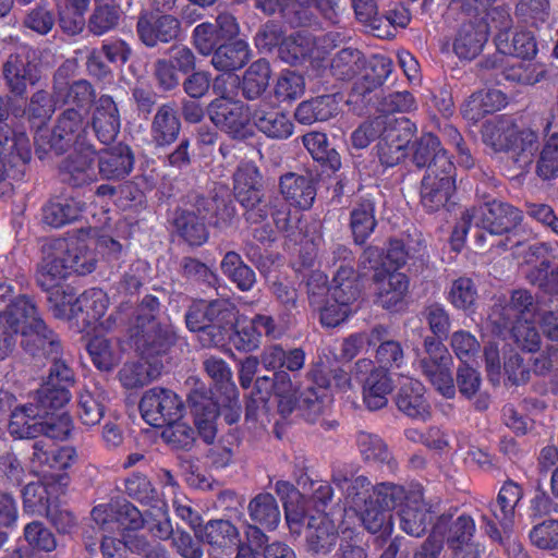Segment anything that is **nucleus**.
<instances>
[{
  "mask_svg": "<svg viewBox=\"0 0 558 558\" xmlns=\"http://www.w3.org/2000/svg\"><path fill=\"white\" fill-rule=\"evenodd\" d=\"M108 303L107 294L100 289L83 292L73 304L72 327L78 332L87 331L96 324L105 330L125 327L132 347L145 359L165 354L174 344V331L161 320L157 298L145 295L136 307L122 303L107 319L101 320Z\"/></svg>",
  "mask_w": 558,
  "mask_h": 558,
  "instance_id": "nucleus-1",
  "label": "nucleus"
},
{
  "mask_svg": "<svg viewBox=\"0 0 558 558\" xmlns=\"http://www.w3.org/2000/svg\"><path fill=\"white\" fill-rule=\"evenodd\" d=\"M522 220V213L512 205L493 201L480 207L466 209L452 232V243L463 242L472 226L485 229L492 234L511 231Z\"/></svg>",
  "mask_w": 558,
  "mask_h": 558,
  "instance_id": "nucleus-2",
  "label": "nucleus"
},
{
  "mask_svg": "<svg viewBox=\"0 0 558 558\" xmlns=\"http://www.w3.org/2000/svg\"><path fill=\"white\" fill-rule=\"evenodd\" d=\"M68 477L64 474H57L37 483H29L24 487L23 495L25 502L33 506L39 505L46 508V514L58 532L71 533L76 526L74 514L66 508L54 504V497L62 490L63 481Z\"/></svg>",
  "mask_w": 558,
  "mask_h": 558,
  "instance_id": "nucleus-3",
  "label": "nucleus"
},
{
  "mask_svg": "<svg viewBox=\"0 0 558 558\" xmlns=\"http://www.w3.org/2000/svg\"><path fill=\"white\" fill-rule=\"evenodd\" d=\"M425 356L418 359V368L444 397L451 399L456 395L451 375L452 357L447 348L434 337L424 339Z\"/></svg>",
  "mask_w": 558,
  "mask_h": 558,
  "instance_id": "nucleus-4",
  "label": "nucleus"
},
{
  "mask_svg": "<svg viewBox=\"0 0 558 558\" xmlns=\"http://www.w3.org/2000/svg\"><path fill=\"white\" fill-rule=\"evenodd\" d=\"M86 110L65 108L56 118L49 145L57 154H62L71 147H85L92 144L87 140L88 120Z\"/></svg>",
  "mask_w": 558,
  "mask_h": 558,
  "instance_id": "nucleus-5",
  "label": "nucleus"
},
{
  "mask_svg": "<svg viewBox=\"0 0 558 558\" xmlns=\"http://www.w3.org/2000/svg\"><path fill=\"white\" fill-rule=\"evenodd\" d=\"M183 409L181 398L174 391L162 387H154L145 391L140 401L143 418L155 427L179 421Z\"/></svg>",
  "mask_w": 558,
  "mask_h": 558,
  "instance_id": "nucleus-6",
  "label": "nucleus"
},
{
  "mask_svg": "<svg viewBox=\"0 0 558 558\" xmlns=\"http://www.w3.org/2000/svg\"><path fill=\"white\" fill-rule=\"evenodd\" d=\"M4 85L10 94L23 97L28 86H35L40 80L38 65L31 58L27 47H20L10 53L1 68Z\"/></svg>",
  "mask_w": 558,
  "mask_h": 558,
  "instance_id": "nucleus-7",
  "label": "nucleus"
},
{
  "mask_svg": "<svg viewBox=\"0 0 558 558\" xmlns=\"http://www.w3.org/2000/svg\"><path fill=\"white\" fill-rule=\"evenodd\" d=\"M31 155V142L25 133L0 138V183L12 189L14 181L22 180Z\"/></svg>",
  "mask_w": 558,
  "mask_h": 558,
  "instance_id": "nucleus-8",
  "label": "nucleus"
},
{
  "mask_svg": "<svg viewBox=\"0 0 558 558\" xmlns=\"http://www.w3.org/2000/svg\"><path fill=\"white\" fill-rule=\"evenodd\" d=\"M372 281L374 286V303L376 305L395 313L405 307L410 281L403 272L390 271L386 268L376 269Z\"/></svg>",
  "mask_w": 558,
  "mask_h": 558,
  "instance_id": "nucleus-9",
  "label": "nucleus"
},
{
  "mask_svg": "<svg viewBox=\"0 0 558 558\" xmlns=\"http://www.w3.org/2000/svg\"><path fill=\"white\" fill-rule=\"evenodd\" d=\"M52 92L57 105L86 110L95 97V89L86 80L71 82V64L60 65L52 77Z\"/></svg>",
  "mask_w": 558,
  "mask_h": 558,
  "instance_id": "nucleus-10",
  "label": "nucleus"
},
{
  "mask_svg": "<svg viewBox=\"0 0 558 558\" xmlns=\"http://www.w3.org/2000/svg\"><path fill=\"white\" fill-rule=\"evenodd\" d=\"M62 242L50 239L41 246L43 257L37 265L36 282L44 291L59 288L71 275L65 257Z\"/></svg>",
  "mask_w": 558,
  "mask_h": 558,
  "instance_id": "nucleus-11",
  "label": "nucleus"
},
{
  "mask_svg": "<svg viewBox=\"0 0 558 558\" xmlns=\"http://www.w3.org/2000/svg\"><path fill=\"white\" fill-rule=\"evenodd\" d=\"M210 121L233 138L246 137L250 114L240 101L216 98L207 109Z\"/></svg>",
  "mask_w": 558,
  "mask_h": 558,
  "instance_id": "nucleus-12",
  "label": "nucleus"
},
{
  "mask_svg": "<svg viewBox=\"0 0 558 558\" xmlns=\"http://www.w3.org/2000/svg\"><path fill=\"white\" fill-rule=\"evenodd\" d=\"M88 125L101 144L109 145L117 140L121 129V113L112 96L104 94L93 101Z\"/></svg>",
  "mask_w": 558,
  "mask_h": 558,
  "instance_id": "nucleus-13",
  "label": "nucleus"
},
{
  "mask_svg": "<svg viewBox=\"0 0 558 558\" xmlns=\"http://www.w3.org/2000/svg\"><path fill=\"white\" fill-rule=\"evenodd\" d=\"M409 157L415 167L426 168V172L456 170L447 150L433 133H424L415 138L409 146Z\"/></svg>",
  "mask_w": 558,
  "mask_h": 558,
  "instance_id": "nucleus-14",
  "label": "nucleus"
},
{
  "mask_svg": "<svg viewBox=\"0 0 558 558\" xmlns=\"http://www.w3.org/2000/svg\"><path fill=\"white\" fill-rule=\"evenodd\" d=\"M408 121H397L388 117L385 130L377 143V154L380 162L387 167L398 165L407 155L405 148L410 142Z\"/></svg>",
  "mask_w": 558,
  "mask_h": 558,
  "instance_id": "nucleus-15",
  "label": "nucleus"
},
{
  "mask_svg": "<svg viewBox=\"0 0 558 558\" xmlns=\"http://www.w3.org/2000/svg\"><path fill=\"white\" fill-rule=\"evenodd\" d=\"M95 155L96 150L93 144L85 145V147H74V151L60 166L62 181L74 187L96 181Z\"/></svg>",
  "mask_w": 558,
  "mask_h": 558,
  "instance_id": "nucleus-16",
  "label": "nucleus"
},
{
  "mask_svg": "<svg viewBox=\"0 0 558 558\" xmlns=\"http://www.w3.org/2000/svg\"><path fill=\"white\" fill-rule=\"evenodd\" d=\"M187 401L199 436L205 442L211 444L217 434L216 421L219 415L217 402L204 387L192 390Z\"/></svg>",
  "mask_w": 558,
  "mask_h": 558,
  "instance_id": "nucleus-17",
  "label": "nucleus"
},
{
  "mask_svg": "<svg viewBox=\"0 0 558 558\" xmlns=\"http://www.w3.org/2000/svg\"><path fill=\"white\" fill-rule=\"evenodd\" d=\"M137 34L147 47L175 40L181 33L180 21L170 14H145L138 17Z\"/></svg>",
  "mask_w": 558,
  "mask_h": 558,
  "instance_id": "nucleus-18",
  "label": "nucleus"
},
{
  "mask_svg": "<svg viewBox=\"0 0 558 558\" xmlns=\"http://www.w3.org/2000/svg\"><path fill=\"white\" fill-rule=\"evenodd\" d=\"M454 170L426 172L421 182L420 198L424 209L434 213L442 208L454 190Z\"/></svg>",
  "mask_w": 558,
  "mask_h": 558,
  "instance_id": "nucleus-19",
  "label": "nucleus"
},
{
  "mask_svg": "<svg viewBox=\"0 0 558 558\" xmlns=\"http://www.w3.org/2000/svg\"><path fill=\"white\" fill-rule=\"evenodd\" d=\"M523 498V488L512 480L506 481L500 487L495 501L488 505L489 512L493 520L497 525L501 526V533L508 535L511 533L515 509ZM488 519L489 517L486 515Z\"/></svg>",
  "mask_w": 558,
  "mask_h": 558,
  "instance_id": "nucleus-20",
  "label": "nucleus"
},
{
  "mask_svg": "<svg viewBox=\"0 0 558 558\" xmlns=\"http://www.w3.org/2000/svg\"><path fill=\"white\" fill-rule=\"evenodd\" d=\"M134 155L124 144L101 149L98 153V174L104 180H122L133 170Z\"/></svg>",
  "mask_w": 558,
  "mask_h": 558,
  "instance_id": "nucleus-21",
  "label": "nucleus"
},
{
  "mask_svg": "<svg viewBox=\"0 0 558 558\" xmlns=\"http://www.w3.org/2000/svg\"><path fill=\"white\" fill-rule=\"evenodd\" d=\"M254 125L269 138L286 140L293 134L294 124L282 110L266 104L258 105L252 112Z\"/></svg>",
  "mask_w": 558,
  "mask_h": 558,
  "instance_id": "nucleus-22",
  "label": "nucleus"
},
{
  "mask_svg": "<svg viewBox=\"0 0 558 558\" xmlns=\"http://www.w3.org/2000/svg\"><path fill=\"white\" fill-rule=\"evenodd\" d=\"M22 348L33 356L59 355L61 343L58 336L47 327L43 319H36L28 329H23Z\"/></svg>",
  "mask_w": 558,
  "mask_h": 558,
  "instance_id": "nucleus-23",
  "label": "nucleus"
},
{
  "mask_svg": "<svg viewBox=\"0 0 558 558\" xmlns=\"http://www.w3.org/2000/svg\"><path fill=\"white\" fill-rule=\"evenodd\" d=\"M108 393L98 383L82 388L77 397L76 414L80 422L88 427L97 425L106 411Z\"/></svg>",
  "mask_w": 558,
  "mask_h": 558,
  "instance_id": "nucleus-24",
  "label": "nucleus"
},
{
  "mask_svg": "<svg viewBox=\"0 0 558 558\" xmlns=\"http://www.w3.org/2000/svg\"><path fill=\"white\" fill-rule=\"evenodd\" d=\"M424 392L425 388L421 381L407 378L396 397L398 409L411 418L426 421L430 416V405Z\"/></svg>",
  "mask_w": 558,
  "mask_h": 558,
  "instance_id": "nucleus-25",
  "label": "nucleus"
},
{
  "mask_svg": "<svg viewBox=\"0 0 558 558\" xmlns=\"http://www.w3.org/2000/svg\"><path fill=\"white\" fill-rule=\"evenodd\" d=\"M279 187L282 196L290 205L301 209L312 207L316 196V187L311 174L288 172L280 177Z\"/></svg>",
  "mask_w": 558,
  "mask_h": 558,
  "instance_id": "nucleus-26",
  "label": "nucleus"
},
{
  "mask_svg": "<svg viewBox=\"0 0 558 558\" xmlns=\"http://www.w3.org/2000/svg\"><path fill=\"white\" fill-rule=\"evenodd\" d=\"M338 541L335 523L325 514L310 517L306 530V549L313 555H328Z\"/></svg>",
  "mask_w": 558,
  "mask_h": 558,
  "instance_id": "nucleus-27",
  "label": "nucleus"
},
{
  "mask_svg": "<svg viewBox=\"0 0 558 558\" xmlns=\"http://www.w3.org/2000/svg\"><path fill=\"white\" fill-rule=\"evenodd\" d=\"M442 523L441 537L452 550L476 547L472 541L476 531L475 521L471 515L461 514L453 519L450 514H441L435 524Z\"/></svg>",
  "mask_w": 558,
  "mask_h": 558,
  "instance_id": "nucleus-28",
  "label": "nucleus"
},
{
  "mask_svg": "<svg viewBox=\"0 0 558 558\" xmlns=\"http://www.w3.org/2000/svg\"><path fill=\"white\" fill-rule=\"evenodd\" d=\"M367 344L376 345V361L379 364L378 368L386 369L390 367H401L404 362V350L402 344L389 339V330L383 325H377L372 328L367 335Z\"/></svg>",
  "mask_w": 558,
  "mask_h": 558,
  "instance_id": "nucleus-29",
  "label": "nucleus"
},
{
  "mask_svg": "<svg viewBox=\"0 0 558 558\" xmlns=\"http://www.w3.org/2000/svg\"><path fill=\"white\" fill-rule=\"evenodd\" d=\"M432 521V513L424 501L422 492L410 494L400 511V527L411 536H422Z\"/></svg>",
  "mask_w": 558,
  "mask_h": 558,
  "instance_id": "nucleus-30",
  "label": "nucleus"
},
{
  "mask_svg": "<svg viewBox=\"0 0 558 558\" xmlns=\"http://www.w3.org/2000/svg\"><path fill=\"white\" fill-rule=\"evenodd\" d=\"M180 130L181 122L174 105L160 106L150 126L153 143L158 147L170 145L178 138Z\"/></svg>",
  "mask_w": 558,
  "mask_h": 558,
  "instance_id": "nucleus-31",
  "label": "nucleus"
},
{
  "mask_svg": "<svg viewBox=\"0 0 558 558\" xmlns=\"http://www.w3.org/2000/svg\"><path fill=\"white\" fill-rule=\"evenodd\" d=\"M328 293L333 302L342 305H351L357 301L361 294V284L353 265L339 266Z\"/></svg>",
  "mask_w": 558,
  "mask_h": 558,
  "instance_id": "nucleus-32",
  "label": "nucleus"
},
{
  "mask_svg": "<svg viewBox=\"0 0 558 558\" xmlns=\"http://www.w3.org/2000/svg\"><path fill=\"white\" fill-rule=\"evenodd\" d=\"M40 424L41 410L37 405H21L12 410L8 429L15 439L37 438L43 429Z\"/></svg>",
  "mask_w": 558,
  "mask_h": 558,
  "instance_id": "nucleus-33",
  "label": "nucleus"
},
{
  "mask_svg": "<svg viewBox=\"0 0 558 558\" xmlns=\"http://www.w3.org/2000/svg\"><path fill=\"white\" fill-rule=\"evenodd\" d=\"M393 383L386 369L378 368L363 379V402L371 411L385 408Z\"/></svg>",
  "mask_w": 558,
  "mask_h": 558,
  "instance_id": "nucleus-34",
  "label": "nucleus"
},
{
  "mask_svg": "<svg viewBox=\"0 0 558 558\" xmlns=\"http://www.w3.org/2000/svg\"><path fill=\"white\" fill-rule=\"evenodd\" d=\"M36 319H41V317L38 315L34 302L26 295L14 299L0 314L1 324L15 331L16 335L23 333V329H28Z\"/></svg>",
  "mask_w": 558,
  "mask_h": 558,
  "instance_id": "nucleus-35",
  "label": "nucleus"
},
{
  "mask_svg": "<svg viewBox=\"0 0 558 558\" xmlns=\"http://www.w3.org/2000/svg\"><path fill=\"white\" fill-rule=\"evenodd\" d=\"M377 226L375 218V201L366 197L356 202L350 213V230L355 244L362 245Z\"/></svg>",
  "mask_w": 558,
  "mask_h": 558,
  "instance_id": "nucleus-36",
  "label": "nucleus"
},
{
  "mask_svg": "<svg viewBox=\"0 0 558 558\" xmlns=\"http://www.w3.org/2000/svg\"><path fill=\"white\" fill-rule=\"evenodd\" d=\"M57 242H62L65 246L62 256L65 257L71 274L85 276L95 270L97 258L84 241L78 239L57 238Z\"/></svg>",
  "mask_w": 558,
  "mask_h": 558,
  "instance_id": "nucleus-37",
  "label": "nucleus"
},
{
  "mask_svg": "<svg viewBox=\"0 0 558 558\" xmlns=\"http://www.w3.org/2000/svg\"><path fill=\"white\" fill-rule=\"evenodd\" d=\"M195 536L199 542L222 549L238 544L240 532L229 520L215 519L198 527Z\"/></svg>",
  "mask_w": 558,
  "mask_h": 558,
  "instance_id": "nucleus-38",
  "label": "nucleus"
},
{
  "mask_svg": "<svg viewBox=\"0 0 558 558\" xmlns=\"http://www.w3.org/2000/svg\"><path fill=\"white\" fill-rule=\"evenodd\" d=\"M487 36L486 25L464 23L454 39L453 50L460 59H474L482 51Z\"/></svg>",
  "mask_w": 558,
  "mask_h": 558,
  "instance_id": "nucleus-39",
  "label": "nucleus"
},
{
  "mask_svg": "<svg viewBox=\"0 0 558 558\" xmlns=\"http://www.w3.org/2000/svg\"><path fill=\"white\" fill-rule=\"evenodd\" d=\"M274 393V383L270 376H259L255 379L253 390L246 403L245 417L247 421L264 426L268 420L267 401Z\"/></svg>",
  "mask_w": 558,
  "mask_h": 558,
  "instance_id": "nucleus-40",
  "label": "nucleus"
},
{
  "mask_svg": "<svg viewBox=\"0 0 558 558\" xmlns=\"http://www.w3.org/2000/svg\"><path fill=\"white\" fill-rule=\"evenodd\" d=\"M355 442L362 458L366 462L386 464L390 471L397 468V463L388 449L387 444L376 434L359 430Z\"/></svg>",
  "mask_w": 558,
  "mask_h": 558,
  "instance_id": "nucleus-41",
  "label": "nucleus"
},
{
  "mask_svg": "<svg viewBox=\"0 0 558 558\" xmlns=\"http://www.w3.org/2000/svg\"><path fill=\"white\" fill-rule=\"evenodd\" d=\"M211 53V64L218 71L230 72L239 70L250 59L248 45L242 39L222 44Z\"/></svg>",
  "mask_w": 558,
  "mask_h": 558,
  "instance_id": "nucleus-42",
  "label": "nucleus"
},
{
  "mask_svg": "<svg viewBox=\"0 0 558 558\" xmlns=\"http://www.w3.org/2000/svg\"><path fill=\"white\" fill-rule=\"evenodd\" d=\"M338 112V101L335 95H323L302 101L296 110L295 118L300 123L312 124L327 121Z\"/></svg>",
  "mask_w": 558,
  "mask_h": 558,
  "instance_id": "nucleus-43",
  "label": "nucleus"
},
{
  "mask_svg": "<svg viewBox=\"0 0 558 558\" xmlns=\"http://www.w3.org/2000/svg\"><path fill=\"white\" fill-rule=\"evenodd\" d=\"M538 149V135L531 129L515 126V135L511 136L508 153L520 170L527 169Z\"/></svg>",
  "mask_w": 558,
  "mask_h": 558,
  "instance_id": "nucleus-44",
  "label": "nucleus"
},
{
  "mask_svg": "<svg viewBox=\"0 0 558 558\" xmlns=\"http://www.w3.org/2000/svg\"><path fill=\"white\" fill-rule=\"evenodd\" d=\"M250 519L267 529L275 530L280 522V509L276 498L269 493L256 495L247 506Z\"/></svg>",
  "mask_w": 558,
  "mask_h": 558,
  "instance_id": "nucleus-45",
  "label": "nucleus"
},
{
  "mask_svg": "<svg viewBox=\"0 0 558 558\" xmlns=\"http://www.w3.org/2000/svg\"><path fill=\"white\" fill-rule=\"evenodd\" d=\"M220 268L223 275L241 291H250L256 282L254 270L234 251L225 254Z\"/></svg>",
  "mask_w": 558,
  "mask_h": 558,
  "instance_id": "nucleus-46",
  "label": "nucleus"
},
{
  "mask_svg": "<svg viewBox=\"0 0 558 558\" xmlns=\"http://www.w3.org/2000/svg\"><path fill=\"white\" fill-rule=\"evenodd\" d=\"M59 14V24L69 35L81 33L85 25L84 13L87 11L89 0H56Z\"/></svg>",
  "mask_w": 558,
  "mask_h": 558,
  "instance_id": "nucleus-47",
  "label": "nucleus"
},
{
  "mask_svg": "<svg viewBox=\"0 0 558 558\" xmlns=\"http://www.w3.org/2000/svg\"><path fill=\"white\" fill-rule=\"evenodd\" d=\"M173 226L181 238L190 245H202L208 239V231L205 222L195 211H177Z\"/></svg>",
  "mask_w": 558,
  "mask_h": 558,
  "instance_id": "nucleus-48",
  "label": "nucleus"
},
{
  "mask_svg": "<svg viewBox=\"0 0 558 558\" xmlns=\"http://www.w3.org/2000/svg\"><path fill=\"white\" fill-rule=\"evenodd\" d=\"M363 526L372 534H380V537L390 536L393 530L392 514L378 505L374 499L357 509Z\"/></svg>",
  "mask_w": 558,
  "mask_h": 558,
  "instance_id": "nucleus-49",
  "label": "nucleus"
},
{
  "mask_svg": "<svg viewBox=\"0 0 558 558\" xmlns=\"http://www.w3.org/2000/svg\"><path fill=\"white\" fill-rule=\"evenodd\" d=\"M84 204L74 199L49 202L43 208V221L53 228H60L76 220Z\"/></svg>",
  "mask_w": 558,
  "mask_h": 558,
  "instance_id": "nucleus-50",
  "label": "nucleus"
},
{
  "mask_svg": "<svg viewBox=\"0 0 558 558\" xmlns=\"http://www.w3.org/2000/svg\"><path fill=\"white\" fill-rule=\"evenodd\" d=\"M270 78L269 63L259 59L253 62L244 72L242 94L246 99H257L267 88Z\"/></svg>",
  "mask_w": 558,
  "mask_h": 558,
  "instance_id": "nucleus-51",
  "label": "nucleus"
},
{
  "mask_svg": "<svg viewBox=\"0 0 558 558\" xmlns=\"http://www.w3.org/2000/svg\"><path fill=\"white\" fill-rule=\"evenodd\" d=\"M331 403V395L329 390L323 388L310 387L304 390L298 401L299 409L302 415L308 422H316V420L326 413Z\"/></svg>",
  "mask_w": 558,
  "mask_h": 558,
  "instance_id": "nucleus-52",
  "label": "nucleus"
},
{
  "mask_svg": "<svg viewBox=\"0 0 558 558\" xmlns=\"http://www.w3.org/2000/svg\"><path fill=\"white\" fill-rule=\"evenodd\" d=\"M124 492L132 499L144 506L162 509L165 504L160 500L157 490L150 481L143 474L134 473L124 483Z\"/></svg>",
  "mask_w": 558,
  "mask_h": 558,
  "instance_id": "nucleus-53",
  "label": "nucleus"
},
{
  "mask_svg": "<svg viewBox=\"0 0 558 558\" xmlns=\"http://www.w3.org/2000/svg\"><path fill=\"white\" fill-rule=\"evenodd\" d=\"M303 144L312 157L337 171L341 167L340 155L333 148H329L327 136L320 132H311L303 136Z\"/></svg>",
  "mask_w": 558,
  "mask_h": 558,
  "instance_id": "nucleus-54",
  "label": "nucleus"
},
{
  "mask_svg": "<svg viewBox=\"0 0 558 558\" xmlns=\"http://www.w3.org/2000/svg\"><path fill=\"white\" fill-rule=\"evenodd\" d=\"M363 53L353 48H345L336 53L331 60L330 71L338 80H351L364 68Z\"/></svg>",
  "mask_w": 558,
  "mask_h": 558,
  "instance_id": "nucleus-55",
  "label": "nucleus"
},
{
  "mask_svg": "<svg viewBox=\"0 0 558 558\" xmlns=\"http://www.w3.org/2000/svg\"><path fill=\"white\" fill-rule=\"evenodd\" d=\"M260 173L251 161L241 162L233 174V190L238 201L260 191Z\"/></svg>",
  "mask_w": 558,
  "mask_h": 558,
  "instance_id": "nucleus-56",
  "label": "nucleus"
},
{
  "mask_svg": "<svg viewBox=\"0 0 558 558\" xmlns=\"http://www.w3.org/2000/svg\"><path fill=\"white\" fill-rule=\"evenodd\" d=\"M158 375L159 372L148 362L125 363L118 373L120 383L126 389L144 387Z\"/></svg>",
  "mask_w": 558,
  "mask_h": 558,
  "instance_id": "nucleus-57",
  "label": "nucleus"
},
{
  "mask_svg": "<svg viewBox=\"0 0 558 558\" xmlns=\"http://www.w3.org/2000/svg\"><path fill=\"white\" fill-rule=\"evenodd\" d=\"M244 208V219L247 223L257 225L265 221L279 198L276 196H266L262 192L238 201Z\"/></svg>",
  "mask_w": 558,
  "mask_h": 558,
  "instance_id": "nucleus-58",
  "label": "nucleus"
},
{
  "mask_svg": "<svg viewBox=\"0 0 558 558\" xmlns=\"http://www.w3.org/2000/svg\"><path fill=\"white\" fill-rule=\"evenodd\" d=\"M53 93L38 89L27 99V120L36 125H44L56 111Z\"/></svg>",
  "mask_w": 558,
  "mask_h": 558,
  "instance_id": "nucleus-59",
  "label": "nucleus"
},
{
  "mask_svg": "<svg viewBox=\"0 0 558 558\" xmlns=\"http://www.w3.org/2000/svg\"><path fill=\"white\" fill-rule=\"evenodd\" d=\"M87 351L94 365L105 372L113 369L120 362V354L112 342L104 337H94L88 341Z\"/></svg>",
  "mask_w": 558,
  "mask_h": 558,
  "instance_id": "nucleus-60",
  "label": "nucleus"
},
{
  "mask_svg": "<svg viewBox=\"0 0 558 558\" xmlns=\"http://www.w3.org/2000/svg\"><path fill=\"white\" fill-rule=\"evenodd\" d=\"M206 374L213 379L219 389H223L229 400L238 397V390L232 379V371L228 364L219 357L210 356L203 362Z\"/></svg>",
  "mask_w": 558,
  "mask_h": 558,
  "instance_id": "nucleus-61",
  "label": "nucleus"
},
{
  "mask_svg": "<svg viewBox=\"0 0 558 558\" xmlns=\"http://www.w3.org/2000/svg\"><path fill=\"white\" fill-rule=\"evenodd\" d=\"M314 38L310 34L295 33L286 37L280 46L281 58L290 63H296L310 57L314 50Z\"/></svg>",
  "mask_w": 558,
  "mask_h": 558,
  "instance_id": "nucleus-62",
  "label": "nucleus"
},
{
  "mask_svg": "<svg viewBox=\"0 0 558 558\" xmlns=\"http://www.w3.org/2000/svg\"><path fill=\"white\" fill-rule=\"evenodd\" d=\"M515 124L509 121H487L483 125V140L496 151H507L511 136L515 135Z\"/></svg>",
  "mask_w": 558,
  "mask_h": 558,
  "instance_id": "nucleus-63",
  "label": "nucleus"
},
{
  "mask_svg": "<svg viewBox=\"0 0 558 558\" xmlns=\"http://www.w3.org/2000/svg\"><path fill=\"white\" fill-rule=\"evenodd\" d=\"M536 173L543 180L558 175V133L553 134L541 150Z\"/></svg>",
  "mask_w": 558,
  "mask_h": 558,
  "instance_id": "nucleus-64",
  "label": "nucleus"
}]
</instances>
